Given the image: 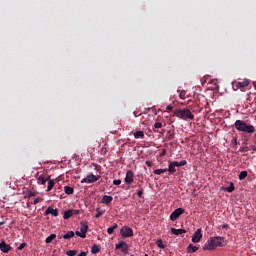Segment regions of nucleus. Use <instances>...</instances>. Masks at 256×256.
<instances>
[{"label":"nucleus","mask_w":256,"mask_h":256,"mask_svg":"<svg viewBox=\"0 0 256 256\" xmlns=\"http://www.w3.org/2000/svg\"><path fill=\"white\" fill-rule=\"evenodd\" d=\"M225 245H227V242H225V238L220 236L211 237L205 243L203 251H215L216 247H225Z\"/></svg>","instance_id":"nucleus-1"},{"label":"nucleus","mask_w":256,"mask_h":256,"mask_svg":"<svg viewBox=\"0 0 256 256\" xmlns=\"http://www.w3.org/2000/svg\"><path fill=\"white\" fill-rule=\"evenodd\" d=\"M234 127L236 131H240L241 133H247L248 135L255 133V126L247 124L245 120H236Z\"/></svg>","instance_id":"nucleus-2"},{"label":"nucleus","mask_w":256,"mask_h":256,"mask_svg":"<svg viewBox=\"0 0 256 256\" xmlns=\"http://www.w3.org/2000/svg\"><path fill=\"white\" fill-rule=\"evenodd\" d=\"M174 117H178V119H183L184 121L187 119H195V115H193L189 109L175 110Z\"/></svg>","instance_id":"nucleus-3"},{"label":"nucleus","mask_w":256,"mask_h":256,"mask_svg":"<svg viewBox=\"0 0 256 256\" xmlns=\"http://www.w3.org/2000/svg\"><path fill=\"white\" fill-rule=\"evenodd\" d=\"M248 85H249V80L232 82V88L234 89V91H238V89H245V87H248Z\"/></svg>","instance_id":"nucleus-4"},{"label":"nucleus","mask_w":256,"mask_h":256,"mask_svg":"<svg viewBox=\"0 0 256 256\" xmlns=\"http://www.w3.org/2000/svg\"><path fill=\"white\" fill-rule=\"evenodd\" d=\"M185 213V209L183 208H177L170 214V221H177L181 215Z\"/></svg>","instance_id":"nucleus-5"},{"label":"nucleus","mask_w":256,"mask_h":256,"mask_svg":"<svg viewBox=\"0 0 256 256\" xmlns=\"http://www.w3.org/2000/svg\"><path fill=\"white\" fill-rule=\"evenodd\" d=\"M120 235L124 238L133 237V229L129 226H123L120 230Z\"/></svg>","instance_id":"nucleus-6"},{"label":"nucleus","mask_w":256,"mask_h":256,"mask_svg":"<svg viewBox=\"0 0 256 256\" xmlns=\"http://www.w3.org/2000/svg\"><path fill=\"white\" fill-rule=\"evenodd\" d=\"M101 179V176H95L94 174H90L83 178L81 180V183H95L96 181H99Z\"/></svg>","instance_id":"nucleus-7"},{"label":"nucleus","mask_w":256,"mask_h":256,"mask_svg":"<svg viewBox=\"0 0 256 256\" xmlns=\"http://www.w3.org/2000/svg\"><path fill=\"white\" fill-rule=\"evenodd\" d=\"M79 213H81L80 210L69 209L64 212L63 219H70V217H76V215H79Z\"/></svg>","instance_id":"nucleus-8"},{"label":"nucleus","mask_w":256,"mask_h":256,"mask_svg":"<svg viewBox=\"0 0 256 256\" xmlns=\"http://www.w3.org/2000/svg\"><path fill=\"white\" fill-rule=\"evenodd\" d=\"M203 238V233L201 228H198L192 235V243H199Z\"/></svg>","instance_id":"nucleus-9"},{"label":"nucleus","mask_w":256,"mask_h":256,"mask_svg":"<svg viewBox=\"0 0 256 256\" xmlns=\"http://www.w3.org/2000/svg\"><path fill=\"white\" fill-rule=\"evenodd\" d=\"M116 249H121L122 253L127 255L129 253V245L125 241H120L115 245Z\"/></svg>","instance_id":"nucleus-10"},{"label":"nucleus","mask_w":256,"mask_h":256,"mask_svg":"<svg viewBox=\"0 0 256 256\" xmlns=\"http://www.w3.org/2000/svg\"><path fill=\"white\" fill-rule=\"evenodd\" d=\"M89 229V225H87V222H82L80 231L82 233V239H85L87 237V231Z\"/></svg>","instance_id":"nucleus-11"},{"label":"nucleus","mask_w":256,"mask_h":256,"mask_svg":"<svg viewBox=\"0 0 256 256\" xmlns=\"http://www.w3.org/2000/svg\"><path fill=\"white\" fill-rule=\"evenodd\" d=\"M0 251H2V253H9V251H11V246L5 241H2L0 242Z\"/></svg>","instance_id":"nucleus-12"},{"label":"nucleus","mask_w":256,"mask_h":256,"mask_svg":"<svg viewBox=\"0 0 256 256\" xmlns=\"http://www.w3.org/2000/svg\"><path fill=\"white\" fill-rule=\"evenodd\" d=\"M126 185H131L133 183V171L128 170L125 177Z\"/></svg>","instance_id":"nucleus-13"},{"label":"nucleus","mask_w":256,"mask_h":256,"mask_svg":"<svg viewBox=\"0 0 256 256\" xmlns=\"http://www.w3.org/2000/svg\"><path fill=\"white\" fill-rule=\"evenodd\" d=\"M168 172L170 173V175H173V173L177 172V165H176L175 161L169 162Z\"/></svg>","instance_id":"nucleus-14"},{"label":"nucleus","mask_w":256,"mask_h":256,"mask_svg":"<svg viewBox=\"0 0 256 256\" xmlns=\"http://www.w3.org/2000/svg\"><path fill=\"white\" fill-rule=\"evenodd\" d=\"M45 215H53V217H58L59 210L48 207L45 211Z\"/></svg>","instance_id":"nucleus-15"},{"label":"nucleus","mask_w":256,"mask_h":256,"mask_svg":"<svg viewBox=\"0 0 256 256\" xmlns=\"http://www.w3.org/2000/svg\"><path fill=\"white\" fill-rule=\"evenodd\" d=\"M171 233H172L173 235H183V233H187V230H185V229L171 228Z\"/></svg>","instance_id":"nucleus-16"},{"label":"nucleus","mask_w":256,"mask_h":256,"mask_svg":"<svg viewBox=\"0 0 256 256\" xmlns=\"http://www.w3.org/2000/svg\"><path fill=\"white\" fill-rule=\"evenodd\" d=\"M111 201H113V196L104 195L102 198V203L104 205H109V203H111Z\"/></svg>","instance_id":"nucleus-17"},{"label":"nucleus","mask_w":256,"mask_h":256,"mask_svg":"<svg viewBox=\"0 0 256 256\" xmlns=\"http://www.w3.org/2000/svg\"><path fill=\"white\" fill-rule=\"evenodd\" d=\"M64 191L66 195H73V193H75V189H73L71 186H65Z\"/></svg>","instance_id":"nucleus-18"},{"label":"nucleus","mask_w":256,"mask_h":256,"mask_svg":"<svg viewBox=\"0 0 256 256\" xmlns=\"http://www.w3.org/2000/svg\"><path fill=\"white\" fill-rule=\"evenodd\" d=\"M199 248L197 246H194L193 244H189L187 247V251L189 253H196V251H198Z\"/></svg>","instance_id":"nucleus-19"},{"label":"nucleus","mask_w":256,"mask_h":256,"mask_svg":"<svg viewBox=\"0 0 256 256\" xmlns=\"http://www.w3.org/2000/svg\"><path fill=\"white\" fill-rule=\"evenodd\" d=\"M100 251L101 248L97 244H94L91 248L92 255H97V253H99Z\"/></svg>","instance_id":"nucleus-20"},{"label":"nucleus","mask_w":256,"mask_h":256,"mask_svg":"<svg viewBox=\"0 0 256 256\" xmlns=\"http://www.w3.org/2000/svg\"><path fill=\"white\" fill-rule=\"evenodd\" d=\"M247 175H249V173H247V171H245V170L241 171L239 176H238V179L240 181H244V179H247Z\"/></svg>","instance_id":"nucleus-21"},{"label":"nucleus","mask_w":256,"mask_h":256,"mask_svg":"<svg viewBox=\"0 0 256 256\" xmlns=\"http://www.w3.org/2000/svg\"><path fill=\"white\" fill-rule=\"evenodd\" d=\"M38 183H39V185H45V183H47V181H49V178H45V177H43V175H40L39 177H38Z\"/></svg>","instance_id":"nucleus-22"},{"label":"nucleus","mask_w":256,"mask_h":256,"mask_svg":"<svg viewBox=\"0 0 256 256\" xmlns=\"http://www.w3.org/2000/svg\"><path fill=\"white\" fill-rule=\"evenodd\" d=\"M73 237H75V232L73 231H68L63 235V239H73Z\"/></svg>","instance_id":"nucleus-23"},{"label":"nucleus","mask_w":256,"mask_h":256,"mask_svg":"<svg viewBox=\"0 0 256 256\" xmlns=\"http://www.w3.org/2000/svg\"><path fill=\"white\" fill-rule=\"evenodd\" d=\"M134 137L135 139H143V137H145V133L143 131H136L134 133Z\"/></svg>","instance_id":"nucleus-24"},{"label":"nucleus","mask_w":256,"mask_h":256,"mask_svg":"<svg viewBox=\"0 0 256 256\" xmlns=\"http://www.w3.org/2000/svg\"><path fill=\"white\" fill-rule=\"evenodd\" d=\"M118 227H119V225H117V224H114L112 227H109V228L107 229L108 235H113L115 229H117Z\"/></svg>","instance_id":"nucleus-25"},{"label":"nucleus","mask_w":256,"mask_h":256,"mask_svg":"<svg viewBox=\"0 0 256 256\" xmlns=\"http://www.w3.org/2000/svg\"><path fill=\"white\" fill-rule=\"evenodd\" d=\"M57 238V235L56 234H51V235H49L46 239H45V243H52V241L54 240V239H56Z\"/></svg>","instance_id":"nucleus-26"},{"label":"nucleus","mask_w":256,"mask_h":256,"mask_svg":"<svg viewBox=\"0 0 256 256\" xmlns=\"http://www.w3.org/2000/svg\"><path fill=\"white\" fill-rule=\"evenodd\" d=\"M156 245L159 247V249H165L167 247L165 244H163L162 239L157 240Z\"/></svg>","instance_id":"nucleus-27"},{"label":"nucleus","mask_w":256,"mask_h":256,"mask_svg":"<svg viewBox=\"0 0 256 256\" xmlns=\"http://www.w3.org/2000/svg\"><path fill=\"white\" fill-rule=\"evenodd\" d=\"M176 167H185L187 165V160H181L180 162L175 161Z\"/></svg>","instance_id":"nucleus-28"},{"label":"nucleus","mask_w":256,"mask_h":256,"mask_svg":"<svg viewBox=\"0 0 256 256\" xmlns=\"http://www.w3.org/2000/svg\"><path fill=\"white\" fill-rule=\"evenodd\" d=\"M53 187H55V181L49 180L48 186H47V191H51V189H53Z\"/></svg>","instance_id":"nucleus-29"},{"label":"nucleus","mask_w":256,"mask_h":256,"mask_svg":"<svg viewBox=\"0 0 256 256\" xmlns=\"http://www.w3.org/2000/svg\"><path fill=\"white\" fill-rule=\"evenodd\" d=\"M226 191L228 193H233L235 191V185L231 183L230 186L226 188Z\"/></svg>","instance_id":"nucleus-30"},{"label":"nucleus","mask_w":256,"mask_h":256,"mask_svg":"<svg viewBox=\"0 0 256 256\" xmlns=\"http://www.w3.org/2000/svg\"><path fill=\"white\" fill-rule=\"evenodd\" d=\"M96 211H97V213L95 215L96 219H99V217H101L102 215L105 214V211H101V210H99V208H97Z\"/></svg>","instance_id":"nucleus-31"},{"label":"nucleus","mask_w":256,"mask_h":256,"mask_svg":"<svg viewBox=\"0 0 256 256\" xmlns=\"http://www.w3.org/2000/svg\"><path fill=\"white\" fill-rule=\"evenodd\" d=\"M180 99H186L185 95H187V92L185 90H178Z\"/></svg>","instance_id":"nucleus-32"},{"label":"nucleus","mask_w":256,"mask_h":256,"mask_svg":"<svg viewBox=\"0 0 256 256\" xmlns=\"http://www.w3.org/2000/svg\"><path fill=\"white\" fill-rule=\"evenodd\" d=\"M78 251L77 250H69L66 252V255L68 256H75L77 255Z\"/></svg>","instance_id":"nucleus-33"},{"label":"nucleus","mask_w":256,"mask_h":256,"mask_svg":"<svg viewBox=\"0 0 256 256\" xmlns=\"http://www.w3.org/2000/svg\"><path fill=\"white\" fill-rule=\"evenodd\" d=\"M26 247H27V243L23 242L19 245L17 249L18 251H23V249H25Z\"/></svg>","instance_id":"nucleus-34"},{"label":"nucleus","mask_w":256,"mask_h":256,"mask_svg":"<svg viewBox=\"0 0 256 256\" xmlns=\"http://www.w3.org/2000/svg\"><path fill=\"white\" fill-rule=\"evenodd\" d=\"M161 127H163V123L161 122L154 123V129H161Z\"/></svg>","instance_id":"nucleus-35"},{"label":"nucleus","mask_w":256,"mask_h":256,"mask_svg":"<svg viewBox=\"0 0 256 256\" xmlns=\"http://www.w3.org/2000/svg\"><path fill=\"white\" fill-rule=\"evenodd\" d=\"M169 133V135H168V139H169V141H173V139H175V133H171V131H169L168 132Z\"/></svg>","instance_id":"nucleus-36"},{"label":"nucleus","mask_w":256,"mask_h":256,"mask_svg":"<svg viewBox=\"0 0 256 256\" xmlns=\"http://www.w3.org/2000/svg\"><path fill=\"white\" fill-rule=\"evenodd\" d=\"M248 151H249V148L247 146L240 147L241 153H248Z\"/></svg>","instance_id":"nucleus-37"},{"label":"nucleus","mask_w":256,"mask_h":256,"mask_svg":"<svg viewBox=\"0 0 256 256\" xmlns=\"http://www.w3.org/2000/svg\"><path fill=\"white\" fill-rule=\"evenodd\" d=\"M155 175H161L163 173V169L154 170Z\"/></svg>","instance_id":"nucleus-38"},{"label":"nucleus","mask_w":256,"mask_h":256,"mask_svg":"<svg viewBox=\"0 0 256 256\" xmlns=\"http://www.w3.org/2000/svg\"><path fill=\"white\" fill-rule=\"evenodd\" d=\"M145 164L147 165V167H153V162H151V161H149V160H147V161L145 162Z\"/></svg>","instance_id":"nucleus-39"},{"label":"nucleus","mask_w":256,"mask_h":256,"mask_svg":"<svg viewBox=\"0 0 256 256\" xmlns=\"http://www.w3.org/2000/svg\"><path fill=\"white\" fill-rule=\"evenodd\" d=\"M137 195H138V197L141 199V197H143V189L139 190V191L137 192Z\"/></svg>","instance_id":"nucleus-40"},{"label":"nucleus","mask_w":256,"mask_h":256,"mask_svg":"<svg viewBox=\"0 0 256 256\" xmlns=\"http://www.w3.org/2000/svg\"><path fill=\"white\" fill-rule=\"evenodd\" d=\"M75 235H77V237H81V239H83V236H82L83 232L76 231Z\"/></svg>","instance_id":"nucleus-41"},{"label":"nucleus","mask_w":256,"mask_h":256,"mask_svg":"<svg viewBox=\"0 0 256 256\" xmlns=\"http://www.w3.org/2000/svg\"><path fill=\"white\" fill-rule=\"evenodd\" d=\"M165 155H167V150L163 149L160 154V157H165Z\"/></svg>","instance_id":"nucleus-42"},{"label":"nucleus","mask_w":256,"mask_h":256,"mask_svg":"<svg viewBox=\"0 0 256 256\" xmlns=\"http://www.w3.org/2000/svg\"><path fill=\"white\" fill-rule=\"evenodd\" d=\"M249 142V135L244 136V143L247 144Z\"/></svg>","instance_id":"nucleus-43"},{"label":"nucleus","mask_w":256,"mask_h":256,"mask_svg":"<svg viewBox=\"0 0 256 256\" xmlns=\"http://www.w3.org/2000/svg\"><path fill=\"white\" fill-rule=\"evenodd\" d=\"M232 145H237V137H234L231 141Z\"/></svg>","instance_id":"nucleus-44"},{"label":"nucleus","mask_w":256,"mask_h":256,"mask_svg":"<svg viewBox=\"0 0 256 256\" xmlns=\"http://www.w3.org/2000/svg\"><path fill=\"white\" fill-rule=\"evenodd\" d=\"M121 183V180H113V185H119Z\"/></svg>","instance_id":"nucleus-45"},{"label":"nucleus","mask_w":256,"mask_h":256,"mask_svg":"<svg viewBox=\"0 0 256 256\" xmlns=\"http://www.w3.org/2000/svg\"><path fill=\"white\" fill-rule=\"evenodd\" d=\"M28 197H35V192H32V191L28 192Z\"/></svg>","instance_id":"nucleus-46"},{"label":"nucleus","mask_w":256,"mask_h":256,"mask_svg":"<svg viewBox=\"0 0 256 256\" xmlns=\"http://www.w3.org/2000/svg\"><path fill=\"white\" fill-rule=\"evenodd\" d=\"M41 201V199L40 198H36V199H34V205H37V203H39Z\"/></svg>","instance_id":"nucleus-47"},{"label":"nucleus","mask_w":256,"mask_h":256,"mask_svg":"<svg viewBox=\"0 0 256 256\" xmlns=\"http://www.w3.org/2000/svg\"><path fill=\"white\" fill-rule=\"evenodd\" d=\"M166 109H167L168 111H173V106L168 105V106L166 107Z\"/></svg>","instance_id":"nucleus-48"},{"label":"nucleus","mask_w":256,"mask_h":256,"mask_svg":"<svg viewBox=\"0 0 256 256\" xmlns=\"http://www.w3.org/2000/svg\"><path fill=\"white\" fill-rule=\"evenodd\" d=\"M250 149L252 150V151H256V145L254 144V145H251L250 146Z\"/></svg>","instance_id":"nucleus-49"},{"label":"nucleus","mask_w":256,"mask_h":256,"mask_svg":"<svg viewBox=\"0 0 256 256\" xmlns=\"http://www.w3.org/2000/svg\"><path fill=\"white\" fill-rule=\"evenodd\" d=\"M222 229H229V224L222 225Z\"/></svg>","instance_id":"nucleus-50"},{"label":"nucleus","mask_w":256,"mask_h":256,"mask_svg":"<svg viewBox=\"0 0 256 256\" xmlns=\"http://www.w3.org/2000/svg\"><path fill=\"white\" fill-rule=\"evenodd\" d=\"M78 256H87L86 252H81Z\"/></svg>","instance_id":"nucleus-51"},{"label":"nucleus","mask_w":256,"mask_h":256,"mask_svg":"<svg viewBox=\"0 0 256 256\" xmlns=\"http://www.w3.org/2000/svg\"><path fill=\"white\" fill-rule=\"evenodd\" d=\"M169 171V168L162 169V173H167Z\"/></svg>","instance_id":"nucleus-52"},{"label":"nucleus","mask_w":256,"mask_h":256,"mask_svg":"<svg viewBox=\"0 0 256 256\" xmlns=\"http://www.w3.org/2000/svg\"><path fill=\"white\" fill-rule=\"evenodd\" d=\"M141 113L140 114H137V112H134V116L135 117H140Z\"/></svg>","instance_id":"nucleus-53"},{"label":"nucleus","mask_w":256,"mask_h":256,"mask_svg":"<svg viewBox=\"0 0 256 256\" xmlns=\"http://www.w3.org/2000/svg\"><path fill=\"white\" fill-rule=\"evenodd\" d=\"M1 225H5V221L0 222V227Z\"/></svg>","instance_id":"nucleus-54"},{"label":"nucleus","mask_w":256,"mask_h":256,"mask_svg":"<svg viewBox=\"0 0 256 256\" xmlns=\"http://www.w3.org/2000/svg\"><path fill=\"white\" fill-rule=\"evenodd\" d=\"M155 131V133H159V130H154Z\"/></svg>","instance_id":"nucleus-55"}]
</instances>
